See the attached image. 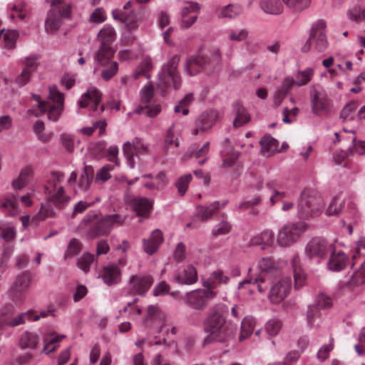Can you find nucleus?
<instances>
[{"mask_svg":"<svg viewBox=\"0 0 365 365\" xmlns=\"http://www.w3.org/2000/svg\"><path fill=\"white\" fill-rule=\"evenodd\" d=\"M49 99L52 101L51 105L49 102L41 101V97L37 94H32V98L37 102V106L29 110V115L35 117L41 116L47 113L48 118L51 120H56L61 115L64 102V95L61 93L55 85L50 86Z\"/></svg>","mask_w":365,"mask_h":365,"instance_id":"1","label":"nucleus"},{"mask_svg":"<svg viewBox=\"0 0 365 365\" xmlns=\"http://www.w3.org/2000/svg\"><path fill=\"white\" fill-rule=\"evenodd\" d=\"M203 329L207 334L203 341L204 344L213 342L223 343L230 336L226 325V317L215 309H211L210 314L205 319Z\"/></svg>","mask_w":365,"mask_h":365,"instance_id":"2","label":"nucleus"},{"mask_svg":"<svg viewBox=\"0 0 365 365\" xmlns=\"http://www.w3.org/2000/svg\"><path fill=\"white\" fill-rule=\"evenodd\" d=\"M117 34L115 29L106 24L98 34V40L101 42V46L95 58L94 72H96L97 67L106 66L113 57L115 48L112 46L115 41Z\"/></svg>","mask_w":365,"mask_h":365,"instance_id":"3","label":"nucleus"},{"mask_svg":"<svg viewBox=\"0 0 365 365\" xmlns=\"http://www.w3.org/2000/svg\"><path fill=\"white\" fill-rule=\"evenodd\" d=\"M324 205V200L319 192L314 189L306 188L300 195L298 203V214L301 217L320 210Z\"/></svg>","mask_w":365,"mask_h":365,"instance_id":"4","label":"nucleus"},{"mask_svg":"<svg viewBox=\"0 0 365 365\" xmlns=\"http://www.w3.org/2000/svg\"><path fill=\"white\" fill-rule=\"evenodd\" d=\"M180 60V56L175 54L162 67L158 74L159 86L173 87L176 90L180 87L181 79L178 71Z\"/></svg>","mask_w":365,"mask_h":365,"instance_id":"5","label":"nucleus"},{"mask_svg":"<svg viewBox=\"0 0 365 365\" xmlns=\"http://www.w3.org/2000/svg\"><path fill=\"white\" fill-rule=\"evenodd\" d=\"M310 106L312 113L317 116H322L331 110V101L327 92L319 84L309 87Z\"/></svg>","mask_w":365,"mask_h":365,"instance_id":"6","label":"nucleus"},{"mask_svg":"<svg viewBox=\"0 0 365 365\" xmlns=\"http://www.w3.org/2000/svg\"><path fill=\"white\" fill-rule=\"evenodd\" d=\"M216 296L217 292L215 291L197 289L185 294L184 303L192 309L202 311L207 307L209 301Z\"/></svg>","mask_w":365,"mask_h":365,"instance_id":"7","label":"nucleus"},{"mask_svg":"<svg viewBox=\"0 0 365 365\" xmlns=\"http://www.w3.org/2000/svg\"><path fill=\"white\" fill-rule=\"evenodd\" d=\"M332 245L321 237L312 238L305 247L306 256L316 262L324 260L331 251Z\"/></svg>","mask_w":365,"mask_h":365,"instance_id":"8","label":"nucleus"},{"mask_svg":"<svg viewBox=\"0 0 365 365\" xmlns=\"http://www.w3.org/2000/svg\"><path fill=\"white\" fill-rule=\"evenodd\" d=\"M326 27L324 20H318L312 25L310 29L309 41L314 49L319 53L324 52L329 46L325 34Z\"/></svg>","mask_w":365,"mask_h":365,"instance_id":"9","label":"nucleus"},{"mask_svg":"<svg viewBox=\"0 0 365 365\" xmlns=\"http://www.w3.org/2000/svg\"><path fill=\"white\" fill-rule=\"evenodd\" d=\"M101 98V93L96 87L90 86L79 101V106L88 108L94 115L100 114L104 110Z\"/></svg>","mask_w":365,"mask_h":365,"instance_id":"10","label":"nucleus"},{"mask_svg":"<svg viewBox=\"0 0 365 365\" xmlns=\"http://www.w3.org/2000/svg\"><path fill=\"white\" fill-rule=\"evenodd\" d=\"M292 286L289 277H283L274 282L268 292L269 300L274 304L282 302L289 294Z\"/></svg>","mask_w":365,"mask_h":365,"instance_id":"11","label":"nucleus"},{"mask_svg":"<svg viewBox=\"0 0 365 365\" xmlns=\"http://www.w3.org/2000/svg\"><path fill=\"white\" fill-rule=\"evenodd\" d=\"M153 283L150 275H132L128 282V294L144 296Z\"/></svg>","mask_w":365,"mask_h":365,"instance_id":"12","label":"nucleus"},{"mask_svg":"<svg viewBox=\"0 0 365 365\" xmlns=\"http://www.w3.org/2000/svg\"><path fill=\"white\" fill-rule=\"evenodd\" d=\"M218 113L215 110H209L202 113L195 120L193 135L205 133L210 130L217 121Z\"/></svg>","mask_w":365,"mask_h":365,"instance_id":"13","label":"nucleus"},{"mask_svg":"<svg viewBox=\"0 0 365 365\" xmlns=\"http://www.w3.org/2000/svg\"><path fill=\"white\" fill-rule=\"evenodd\" d=\"M259 266L262 273L253 283L257 284L259 292H263L266 289V286L263 284L269 279V273L277 272V266L270 257H262L259 262Z\"/></svg>","mask_w":365,"mask_h":365,"instance_id":"14","label":"nucleus"},{"mask_svg":"<svg viewBox=\"0 0 365 365\" xmlns=\"http://www.w3.org/2000/svg\"><path fill=\"white\" fill-rule=\"evenodd\" d=\"M46 190L48 193V201L59 209L63 208L70 200L69 197L65 194L64 188L61 185H57L56 182H50L46 187Z\"/></svg>","mask_w":365,"mask_h":365,"instance_id":"15","label":"nucleus"},{"mask_svg":"<svg viewBox=\"0 0 365 365\" xmlns=\"http://www.w3.org/2000/svg\"><path fill=\"white\" fill-rule=\"evenodd\" d=\"M31 280L32 277L29 272H24L16 277L10 289L14 299L29 289Z\"/></svg>","mask_w":365,"mask_h":365,"instance_id":"16","label":"nucleus"},{"mask_svg":"<svg viewBox=\"0 0 365 365\" xmlns=\"http://www.w3.org/2000/svg\"><path fill=\"white\" fill-rule=\"evenodd\" d=\"M200 11V5L197 2L189 1L182 9V26L190 27L197 19V13Z\"/></svg>","mask_w":365,"mask_h":365,"instance_id":"17","label":"nucleus"},{"mask_svg":"<svg viewBox=\"0 0 365 365\" xmlns=\"http://www.w3.org/2000/svg\"><path fill=\"white\" fill-rule=\"evenodd\" d=\"M0 211L6 216L15 217L20 213L16 196L7 195L0 198Z\"/></svg>","mask_w":365,"mask_h":365,"instance_id":"18","label":"nucleus"},{"mask_svg":"<svg viewBox=\"0 0 365 365\" xmlns=\"http://www.w3.org/2000/svg\"><path fill=\"white\" fill-rule=\"evenodd\" d=\"M128 205L138 215L145 216L153 208V201L146 197H134L127 202Z\"/></svg>","mask_w":365,"mask_h":365,"instance_id":"19","label":"nucleus"},{"mask_svg":"<svg viewBox=\"0 0 365 365\" xmlns=\"http://www.w3.org/2000/svg\"><path fill=\"white\" fill-rule=\"evenodd\" d=\"M207 65V59L202 56L188 58L184 66L185 72L190 76L200 72Z\"/></svg>","mask_w":365,"mask_h":365,"instance_id":"20","label":"nucleus"},{"mask_svg":"<svg viewBox=\"0 0 365 365\" xmlns=\"http://www.w3.org/2000/svg\"><path fill=\"white\" fill-rule=\"evenodd\" d=\"M163 241V237L161 230H153L150 237L143 240V250L148 255H152L158 250Z\"/></svg>","mask_w":365,"mask_h":365,"instance_id":"21","label":"nucleus"},{"mask_svg":"<svg viewBox=\"0 0 365 365\" xmlns=\"http://www.w3.org/2000/svg\"><path fill=\"white\" fill-rule=\"evenodd\" d=\"M294 85V77L288 76L283 78L281 85L277 88L274 95V103L276 106H279L282 103Z\"/></svg>","mask_w":365,"mask_h":365,"instance_id":"22","label":"nucleus"},{"mask_svg":"<svg viewBox=\"0 0 365 365\" xmlns=\"http://www.w3.org/2000/svg\"><path fill=\"white\" fill-rule=\"evenodd\" d=\"M227 202L215 201L208 206H198L196 208V216L202 221L212 217L220 209L224 207Z\"/></svg>","mask_w":365,"mask_h":365,"instance_id":"23","label":"nucleus"},{"mask_svg":"<svg viewBox=\"0 0 365 365\" xmlns=\"http://www.w3.org/2000/svg\"><path fill=\"white\" fill-rule=\"evenodd\" d=\"M349 263V259L343 252H332L327 262L329 269L339 272Z\"/></svg>","mask_w":365,"mask_h":365,"instance_id":"24","label":"nucleus"},{"mask_svg":"<svg viewBox=\"0 0 365 365\" xmlns=\"http://www.w3.org/2000/svg\"><path fill=\"white\" fill-rule=\"evenodd\" d=\"M291 264L293 271L294 287L295 288H299L304 284L307 275L301 267L299 255L295 254L292 256Z\"/></svg>","mask_w":365,"mask_h":365,"instance_id":"25","label":"nucleus"},{"mask_svg":"<svg viewBox=\"0 0 365 365\" xmlns=\"http://www.w3.org/2000/svg\"><path fill=\"white\" fill-rule=\"evenodd\" d=\"M125 25L128 34H124L121 36L120 40L125 45H129L134 41V36L132 35L133 32L138 29L140 19L134 14L127 18L126 21L123 22Z\"/></svg>","mask_w":365,"mask_h":365,"instance_id":"26","label":"nucleus"},{"mask_svg":"<svg viewBox=\"0 0 365 365\" xmlns=\"http://www.w3.org/2000/svg\"><path fill=\"white\" fill-rule=\"evenodd\" d=\"M300 235L299 230H279L277 235V242L282 247L289 246L297 242Z\"/></svg>","mask_w":365,"mask_h":365,"instance_id":"27","label":"nucleus"},{"mask_svg":"<svg viewBox=\"0 0 365 365\" xmlns=\"http://www.w3.org/2000/svg\"><path fill=\"white\" fill-rule=\"evenodd\" d=\"M121 280V271L115 264L103 267V281L108 286L118 284Z\"/></svg>","mask_w":365,"mask_h":365,"instance_id":"28","label":"nucleus"},{"mask_svg":"<svg viewBox=\"0 0 365 365\" xmlns=\"http://www.w3.org/2000/svg\"><path fill=\"white\" fill-rule=\"evenodd\" d=\"M175 280L184 284H193L197 281V272L195 267L188 264L176 276Z\"/></svg>","mask_w":365,"mask_h":365,"instance_id":"29","label":"nucleus"},{"mask_svg":"<svg viewBox=\"0 0 365 365\" xmlns=\"http://www.w3.org/2000/svg\"><path fill=\"white\" fill-rule=\"evenodd\" d=\"M259 7L265 14L273 16H279L284 11L279 0H260Z\"/></svg>","mask_w":365,"mask_h":365,"instance_id":"30","label":"nucleus"},{"mask_svg":"<svg viewBox=\"0 0 365 365\" xmlns=\"http://www.w3.org/2000/svg\"><path fill=\"white\" fill-rule=\"evenodd\" d=\"M260 145L262 154L269 157L277 150L279 143L271 135H266L260 140Z\"/></svg>","mask_w":365,"mask_h":365,"instance_id":"31","label":"nucleus"},{"mask_svg":"<svg viewBox=\"0 0 365 365\" xmlns=\"http://www.w3.org/2000/svg\"><path fill=\"white\" fill-rule=\"evenodd\" d=\"M39 342V336L34 332L25 331L19 339V346L21 349H34Z\"/></svg>","mask_w":365,"mask_h":365,"instance_id":"32","label":"nucleus"},{"mask_svg":"<svg viewBox=\"0 0 365 365\" xmlns=\"http://www.w3.org/2000/svg\"><path fill=\"white\" fill-rule=\"evenodd\" d=\"M360 262L359 267L352 274L348 282L350 287L359 286L365 282V259H359Z\"/></svg>","mask_w":365,"mask_h":365,"instance_id":"33","label":"nucleus"},{"mask_svg":"<svg viewBox=\"0 0 365 365\" xmlns=\"http://www.w3.org/2000/svg\"><path fill=\"white\" fill-rule=\"evenodd\" d=\"M61 24V18L56 14L54 9H51L48 12L47 18L45 21V29L46 32L53 34L56 31Z\"/></svg>","mask_w":365,"mask_h":365,"instance_id":"34","label":"nucleus"},{"mask_svg":"<svg viewBox=\"0 0 365 365\" xmlns=\"http://www.w3.org/2000/svg\"><path fill=\"white\" fill-rule=\"evenodd\" d=\"M97 260V257L90 252H84L76 260V266L84 273L89 272L91 264Z\"/></svg>","mask_w":365,"mask_h":365,"instance_id":"35","label":"nucleus"},{"mask_svg":"<svg viewBox=\"0 0 365 365\" xmlns=\"http://www.w3.org/2000/svg\"><path fill=\"white\" fill-rule=\"evenodd\" d=\"M314 73V71L311 67L297 71L294 78L295 85L299 87L307 85L312 81Z\"/></svg>","mask_w":365,"mask_h":365,"instance_id":"36","label":"nucleus"},{"mask_svg":"<svg viewBox=\"0 0 365 365\" xmlns=\"http://www.w3.org/2000/svg\"><path fill=\"white\" fill-rule=\"evenodd\" d=\"M234 110L235 113V118L233 120L235 126L239 127L245 125L250 120V115L247 110L240 103H236L234 106Z\"/></svg>","mask_w":365,"mask_h":365,"instance_id":"37","label":"nucleus"},{"mask_svg":"<svg viewBox=\"0 0 365 365\" xmlns=\"http://www.w3.org/2000/svg\"><path fill=\"white\" fill-rule=\"evenodd\" d=\"M31 169L25 168L21 170L19 177L12 182V187L14 190H21L29 181L31 176Z\"/></svg>","mask_w":365,"mask_h":365,"instance_id":"38","label":"nucleus"},{"mask_svg":"<svg viewBox=\"0 0 365 365\" xmlns=\"http://www.w3.org/2000/svg\"><path fill=\"white\" fill-rule=\"evenodd\" d=\"M242 11V6L238 4H228L222 9L220 16L222 18L234 19L241 14Z\"/></svg>","mask_w":365,"mask_h":365,"instance_id":"39","label":"nucleus"},{"mask_svg":"<svg viewBox=\"0 0 365 365\" xmlns=\"http://www.w3.org/2000/svg\"><path fill=\"white\" fill-rule=\"evenodd\" d=\"M255 327V319L250 317H246L241 323V333L240 341H243L250 336Z\"/></svg>","mask_w":365,"mask_h":365,"instance_id":"40","label":"nucleus"},{"mask_svg":"<svg viewBox=\"0 0 365 365\" xmlns=\"http://www.w3.org/2000/svg\"><path fill=\"white\" fill-rule=\"evenodd\" d=\"M125 220V216L121 214L106 215L101 218V222L104 227L121 226Z\"/></svg>","mask_w":365,"mask_h":365,"instance_id":"41","label":"nucleus"},{"mask_svg":"<svg viewBox=\"0 0 365 365\" xmlns=\"http://www.w3.org/2000/svg\"><path fill=\"white\" fill-rule=\"evenodd\" d=\"M82 250L81 242L76 239H71L67 246L66 250L64 253L63 259L65 260L68 259L70 257L78 255Z\"/></svg>","mask_w":365,"mask_h":365,"instance_id":"42","label":"nucleus"},{"mask_svg":"<svg viewBox=\"0 0 365 365\" xmlns=\"http://www.w3.org/2000/svg\"><path fill=\"white\" fill-rule=\"evenodd\" d=\"M273 240V236L269 230H265L261 232L260 235L256 236L252 239V244L253 245H262V249L265 247L269 246Z\"/></svg>","mask_w":365,"mask_h":365,"instance_id":"43","label":"nucleus"},{"mask_svg":"<svg viewBox=\"0 0 365 365\" xmlns=\"http://www.w3.org/2000/svg\"><path fill=\"white\" fill-rule=\"evenodd\" d=\"M19 37V33L16 30H8L4 35L3 47L7 50H12L16 47V41Z\"/></svg>","mask_w":365,"mask_h":365,"instance_id":"44","label":"nucleus"},{"mask_svg":"<svg viewBox=\"0 0 365 365\" xmlns=\"http://www.w3.org/2000/svg\"><path fill=\"white\" fill-rule=\"evenodd\" d=\"M194 97L192 93H187L182 99H181L178 104L174 108L175 113H182L183 115H186L189 113L188 106L193 101Z\"/></svg>","mask_w":365,"mask_h":365,"instance_id":"45","label":"nucleus"},{"mask_svg":"<svg viewBox=\"0 0 365 365\" xmlns=\"http://www.w3.org/2000/svg\"><path fill=\"white\" fill-rule=\"evenodd\" d=\"M61 142L63 147L68 152L73 151L75 148L80 143L78 139L67 133H63L61 135Z\"/></svg>","mask_w":365,"mask_h":365,"instance_id":"46","label":"nucleus"},{"mask_svg":"<svg viewBox=\"0 0 365 365\" xmlns=\"http://www.w3.org/2000/svg\"><path fill=\"white\" fill-rule=\"evenodd\" d=\"M192 179L191 174L187 173L180 177L175 182V185L178 189L180 195L183 196L188 188L189 184Z\"/></svg>","mask_w":365,"mask_h":365,"instance_id":"47","label":"nucleus"},{"mask_svg":"<svg viewBox=\"0 0 365 365\" xmlns=\"http://www.w3.org/2000/svg\"><path fill=\"white\" fill-rule=\"evenodd\" d=\"M153 68V61L150 57H145L143 59L140 64L136 68L135 72L132 75L134 79L140 76L145 74L148 71Z\"/></svg>","mask_w":365,"mask_h":365,"instance_id":"48","label":"nucleus"},{"mask_svg":"<svg viewBox=\"0 0 365 365\" xmlns=\"http://www.w3.org/2000/svg\"><path fill=\"white\" fill-rule=\"evenodd\" d=\"M334 347V340L333 337L329 338V342L328 344L323 345L320 347L317 354V359L323 362L329 357V353L333 350Z\"/></svg>","mask_w":365,"mask_h":365,"instance_id":"49","label":"nucleus"},{"mask_svg":"<svg viewBox=\"0 0 365 365\" xmlns=\"http://www.w3.org/2000/svg\"><path fill=\"white\" fill-rule=\"evenodd\" d=\"M347 17L352 21H365V6L360 9L358 6H354L347 11Z\"/></svg>","mask_w":365,"mask_h":365,"instance_id":"50","label":"nucleus"},{"mask_svg":"<svg viewBox=\"0 0 365 365\" xmlns=\"http://www.w3.org/2000/svg\"><path fill=\"white\" fill-rule=\"evenodd\" d=\"M282 2L294 11H301L306 9L310 0H282Z\"/></svg>","mask_w":365,"mask_h":365,"instance_id":"51","label":"nucleus"},{"mask_svg":"<svg viewBox=\"0 0 365 365\" xmlns=\"http://www.w3.org/2000/svg\"><path fill=\"white\" fill-rule=\"evenodd\" d=\"M282 328V322L280 320L273 318L269 319L265 324L266 332L272 336H276Z\"/></svg>","mask_w":365,"mask_h":365,"instance_id":"52","label":"nucleus"},{"mask_svg":"<svg viewBox=\"0 0 365 365\" xmlns=\"http://www.w3.org/2000/svg\"><path fill=\"white\" fill-rule=\"evenodd\" d=\"M357 108L356 101H351L346 103L341 111L340 117L344 120H351L354 119L353 113Z\"/></svg>","mask_w":365,"mask_h":365,"instance_id":"53","label":"nucleus"},{"mask_svg":"<svg viewBox=\"0 0 365 365\" xmlns=\"http://www.w3.org/2000/svg\"><path fill=\"white\" fill-rule=\"evenodd\" d=\"M106 123L105 120L96 121L93 126L82 128L80 131L86 135L93 134L95 129L99 128V135H102L106 132Z\"/></svg>","mask_w":365,"mask_h":365,"instance_id":"54","label":"nucleus"},{"mask_svg":"<svg viewBox=\"0 0 365 365\" xmlns=\"http://www.w3.org/2000/svg\"><path fill=\"white\" fill-rule=\"evenodd\" d=\"M26 15V9L24 4L19 3L14 4L11 7L10 18L11 19L16 17L19 18L21 20H24Z\"/></svg>","mask_w":365,"mask_h":365,"instance_id":"55","label":"nucleus"},{"mask_svg":"<svg viewBox=\"0 0 365 365\" xmlns=\"http://www.w3.org/2000/svg\"><path fill=\"white\" fill-rule=\"evenodd\" d=\"M154 94V87L151 83L145 85L140 92L141 102L145 104L150 103Z\"/></svg>","mask_w":365,"mask_h":365,"instance_id":"56","label":"nucleus"},{"mask_svg":"<svg viewBox=\"0 0 365 365\" xmlns=\"http://www.w3.org/2000/svg\"><path fill=\"white\" fill-rule=\"evenodd\" d=\"M52 9L55 10L56 14L58 13L59 17H69L71 12V7L69 4L64 3L63 0H61L60 3L56 4L55 6H51Z\"/></svg>","mask_w":365,"mask_h":365,"instance_id":"57","label":"nucleus"},{"mask_svg":"<svg viewBox=\"0 0 365 365\" xmlns=\"http://www.w3.org/2000/svg\"><path fill=\"white\" fill-rule=\"evenodd\" d=\"M113 165L106 164L103 167H102L96 173V180H100L101 182H106L109 180L111 177L110 172L114 168Z\"/></svg>","mask_w":365,"mask_h":365,"instance_id":"58","label":"nucleus"},{"mask_svg":"<svg viewBox=\"0 0 365 365\" xmlns=\"http://www.w3.org/2000/svg\"><path fill=\"white\" fill-rule=\"evenodd\" d=\"M123 152L127 158V163L130 168H133L135 165L134 155L135 153L132 150V145L130 141H127L123 144Z\"/></svg>","mask_w":365,"mask_h":365,"instance_id":"59","label":"nucleus"},{"mask_svg":"<svg viewBox=\"0 0 365 365\" xmlns=\"http://www.w3.org/2000/svg\"><path fill=\"white\" fill-rule=\"evenodd\" d=\"M37 60L38 57L35 55L26 56L25 58V61L24 62V70L27 71L29 73L32 74V73L37 69L38 65Z\"/></svg>","mask_w":365,"mask_h":365,"instance_id":"60","label":"nucleus"},{"mask_svg":"<svg viewBox=\"0 0 365 365\" xmlns=\"http://www.w3.org/2000/svg\"><path fill=\"white\" fill-rule=\"evenodd\" d=\"M210 151V143L206 142L203 146L196 151L195 158H202L198 161V164L202 165H203L209 158L208 154Z\"/></svg>","mask_w":365,"mask_h":365,"instance_id":"61","label":"nucleus"},{"mask_svg":"<svg viewBox=\"0 0 365 365\" xmlns=\"http://www.w3.org/2000/svg\"><path fill=\"white\" fill-rule=\"evenodd\" d=\"M133 14L134 12L133 10L128 11L127 10H124L123 8L122 9H115L112 11L113 18L115 21H119L121 23H123L125 21H126L127 18Z\"/></svg>","mask_w":365,"mask_h":365,"instance_id":"62","label":"nucleus"},{"mask_svg":"<svg viewBox=\"0 0 365 365\" xmlns=\"http://www.w3.org/2000/svg\"><path fill=\"white\" fill-rule=\"evenodd\" d=\"M63 338H65V335H58L54 336L46 343L42 351L45 354H49L53 351L58 347V343Z\"/></svg>","mask_w":365,"mask_h":365,"instance_id":"63","label":"nucleus"},{"mask_svg":"<svg viewBox=\"0 0 365 365\" xmlns=\"http://www.w3.org/2000/svg\"><path fill=\"white\" fill-rule=\"evenodd\" d=\"M106 19V15L104 10L102 8L96 9L90 15L91 21L100 24L105 21Z\"/></svg>","mask_w":365,"mask_h":365,"instance_id":"64","label":"nucleus"}]
</instances>
